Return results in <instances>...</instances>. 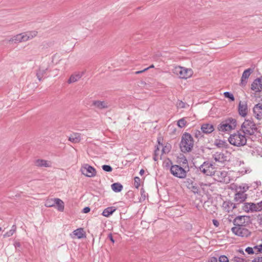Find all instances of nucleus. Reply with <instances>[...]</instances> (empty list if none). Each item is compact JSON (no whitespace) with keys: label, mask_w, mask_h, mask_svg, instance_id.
Listing matches in <instances>:
<instances>
[{"label":"nucleus","mask_w":262,"mask_h":262,"mask_svg":"<svg viewBox=\"0 0 262 262\" xmlns=\"http://www.w3.org/2000/svg\"><path fill=\"white\" fill-rule=\"evenodd\" d=\"M247 136L240 130L230 135L228 138L229 143L234 146L240 147L245 145L247 143Z\"/></svg>","instance_id":"1"},{"label":"nucleus","mask_w":262,"mask_h":262,"mask_svg":"<svg viewBox=\"0 0 262 262\" xmlns=\"http://www.w3.org/2000/svg\"><path fill=\"white\" fill-rule=\"evenodd\" d=\"M194 145V141L191 135L187 133H185L182 137L180 144L181 150L183 152H188L190 151Z\"/></svg>","instance_id":"2"},{"label":"nucleus","mask_w":262,"mask_h":262,"mask_svg":"<svg viewBox=\"0 0 262 262\" xmlns=\"http://www.w3.org/2000/svg\"><path fill=\"white\" fill-rule=\"evenodd\" d=\"M37 34V32L36 31L22 33L12 36L8 40V41L15 43L27 41L35 37Z\"/></svg>","instance_id":"3"},{"label":"nucleus","mask_w":262,"mask_h":262,"mask_svg":"<svg viewBox=\"0 0 262 262\" xmlns=\"http://www.w3.org/2000/svg\"><path fill=\"white\" fill-rule=\"evenodd\" d=\"M241 130L246 136H251L257 132V128L253 120L246 119L241 125Z\"/></svg>","instance_id":"4"},{"label":"nucleus","mask_w":262,"mask_h":262,"mask_svg":"<svg viewBox=\"0 0 262 262\" xmlns=\"http://www.w3.org/2000/svg\"><path fill=\"white\" fill-rule=\"evenodd\" d=\"M249 187L245 184L236 188L234 200L237 204L243 203L246 200L247 194L245 192L249 189Z\"/></svg>","instance_id":"5"},{"label":"nucleus","mask_w":262,"mask_h":262,"mask_svg":"<svg viewBox=\"0 0 262 262\" xmlns=\"http://www.w3.org/2000/svg\"><path fill=\"white\" fill-rule=\"evenodd\" d=\"M236 126V120L230 118L222 122L217 126L220 132H228L235 128Z\"/></svg>","instance_id":"6"},{"label":"nucleus","mask_w":262,"mask_h":262,"mask_svg":"<svg viewBox=\"0 0 262 262\" xmlns=\"http://www.w3.org/2000/svg\"><path fill=\"white\" fill-rule=\"evenodd\" d=\"M199 169L206 176L215 174V168L213 163L209 161H205L199 167Z\"/></svg>","instance_id":"7"},{"label":"nucleus","mask_w":262,"mask_h":262,"mask_svg":"<svg viewBox=\"0 0 262 262\" xmlns=\"http://www.w3.org/2000/svg\"><path fill=\"white\" fill-rule=\"evenodd\" d=\"M172 72L178 75L180 78L187 79L191 77L193 72L191 69H187L184 67L177 66L172 70Z\"/></svg>","instance_id":"8"},{"label":"nucleus","mask_w":262,"mask_h":262,"mask_svg":"<svg viewBox=\"0 0 262 262\" xmlns=\"http://www.w3.org/2000/svg\"><path fill=\"white\" fill-rule=\"evenodd\" d=\"M232 232L236 235L242 237L249 236L251 232L245 226H234L231 228Z\"/></svg>","instance_id":"9"},{"label":"nucleus","mask_w":262,"mask_h":262,"mask_svg":"<svg viewBox=\"0 0 262 262\" xmlns=\"http://www.w3.org/2000/svg\"><path fill=\"white\" fill-rule=\"evenodd\" d=\"M170 172L174 176L179 178H184L186 176V172L184 169L177 165L171 166Z\"/></svg>","instance_id":"10"},{"label":"nucleus","mask_w":262,"mask_h":262,"mask_svg":"<svg viewBox=\"0 0 262 262\" xmlns=\"http://www.w3.org/2000/svg\"><path fill=\"white\" fill-rule=\"evenodd\" d=\"M81 171L83 174L88 177H93L96 174L95 169L87 164L83 165L81 167Z\"/></svg>","instance_id":"11"},{"label":"nucleus","mask_w":262,"mask_h":262,"mask_svg":"<svg viewBox=\"0 0 262 262\" xmlns=\"http://www.w3.org/2000/svg\"><path fill=\"white\" fill-rule=\"evenodd\" d=\"M238 112L241 117H245L248 112L247 103L245 101H240L238 106Z\"/></svg>","instance_id":"12"},{"label":"nucleus","mask_w":262,"mask_h":262,"mask_svg":"<svg viewBox=\"0 0 262 262\" xmlns=\"http://www.w3.org/2000/svg\"><path fill=\"white\" fill-rule=\"evenodd\" d=\"M251 89L255 92L262 90V76L255 79L251 84Z\"/></svg>","instance_id":"13"},{"label":"nucleus","mask_w":262,"mask_h":262,"mask_svg":"<svg viewBox=\"0 0 262 262\" xmlns=\"http://www.w3.org/2000/svg\"><path fill=\"white\" fill-rule=\"evenodd\" d=\"M212 158L216 162L219 163L223 164L227 161V157L221 152H215L213 155Z\"/></svg>","instance_id":"14"},{"label":"nucleus","mask_w":262,"mask_h":262,"mask_svg":"<svg viewBox=\"0 0 262 262\" xmlns=\"http://www.w3.org/2000/svg\"><path fill=\"white\" fill-rule=\"evenodd\" d=\"M248 217L245 215H240L236 217L233 221L234 226H245Z\"/></svg>","instance_id":"15"},{"label":"nucleus","mask_w":262,"mask_h":262,"mask_svg":"<svg viewBox=\"0 0 262 262\" xmlns=\"http://www.w3.org/2000/svg\"><path fill=\"white\" fill-rule=\"evenodd\" d=\"M253 112L255 117L258 120L262 119V103L256 104L253 108Z\"/></svg>","instance_id":"16"},{"label":"nucleus","mask_w":262,"mask_h":262,"mask_svg":"<svg viewBox=\"0 0 262 262\" xmlns=\"http://www.w3.org/2000/svg\"><path fill=\"white\" fill-rule=\"evenodd\" d=\"M222 207L223 210L227 212H229L230 211H232L234 208L236 207V204H234L230 201H224Z\"/></svg>","instance_id":"17"},{"label":"nucleus","mask_w":262,"mask_h":262,"mask_svg":"<svg viewBox=\"0 0 262 262\" xmlns=\"http://www.w3.org/2000/svg\"><path fill=\"white\" fill-rule=\"evenodd\" d=\"M93 105L99 110L107 108L110 106L107 102L99 100L94 101L93 102Z\"/></svg>","instance_id":"18"},{"label":"nucleus","mask_w":262,"mask_h":262,"mask_svg":"<svg viewBox=\"0 0 262 262\" xmlns=\"http://www.w3.org/2000/svg\"><path fill=\"white\" fill-rule=\"evenodd\" d=\"M252 72V71L251 69H248L244 71V72L242 74V78H241V85L244 86L246 85V84L247 82V80L250 76Z\"/></svg>","instance_id":"19"},{"label":"nucleus","mask_w":262,"mask_h":262,"mask_svg":"<svg viewBox=\"0 0 262 262\" xmlns=\"http://www.w3.org/2000/svg\"><path fill=\"white\" fill-rule=\"evenodd\" d=\"M201 130L205 134H210L214 130V126L210 123H204L201 126Z\"/></svg>","instance_id":"20"},{"label":"nucleus","mask_w":262,"mask_h":262,"mask_svg":"<svg viewBox=\"0 0 262 262\" xmlns=\"http://www.w3.org/2000/svg\"><path fill=\"white\" fill-rule=\"evenodd\" d=\"M84 74V72H76L73 74H72L69 79L68 80V82L69 83H73V82H75L77 81H78L79 79H80L81 77Z\"/></svg>","instance_id":"21"},{"label":"nucleus","mask_w":262,"mask_h":262,"mask_svg":"<svg viewBox=\"0 0 262 262\" xmlns=\"http://www.w3.org/2000/svg\"><path fill=\"white\" fill-rule=\"evenodd\" d=\"M35 164L36 166L39 167H50L51 165V163L50 161L42 159H38L36 160Z\"/></svg>","instance_id":"22"},{"label":"nucleus","mask_w":262,"mask_h":262,"mask_svg":"<svg viewBox=\"0 0 262 262\" xmlns=\"http://www.w3.org/2000/svg\"><path fill=\"white\" fill-rule=\"evenodd\" d=\"M251 155L255 157H262V148L259 146H257L253 148L250 150Z\"/></svg>","instance_id":"23"},{"label":"nucleus","mask_w":262,"mask_h":262,"mask_svg":"<svg viewBox=\"0 0 262 262\" xmlns=\"http://www.w3.org/2000/svg\"><path fill=\"white\" fill-rule=\"evenodd\" d=\"M69 140L73 143H78L81 140L80 134L75 133L71 134L69 137Z\"/></svg>","instance_id":"24"},{"label":"nucleus","mask_w":262,"mask_h":262,"mask_svg":"<svg viewBox=\"0 0 262 262\" xmlns=\"http://www.w3.org/2000/svg\"><path fill=\"white\" fill-rule=\"evenodd\" d=\"M116 210L114 207H110L105 208L102 212V214L105 217H108L110 215L112 214Z\"/></svg>","instance_id":"25"},{"label":"nucleus","mask_w":262,"mask_h":262,"mask_svg":"<svg viewBox=\"0 0 262 262\" xmlns=\"http://www.w3.org/2000/svg\"><path fill=\"white\" fill-rule=\"evenodd\" d=\"M74 236L78 238H81L84 237V232L82 228H78L73 232Z\"/></svg>","instance_id":"26"},{"label":"nucleus","mask_w":262,"mask_h":262,"mask_svg":"<svg viewBox=\"0 0 262 262\" xmlns=\"http://www.w3.org/2000/svg\"><path fill=\"white\" fill-rule=\"evenodd\" d=\"M55 205L57 206V209L59 211H63L64 210V203L60 199L55 198Z\"/></svg>","instance_id":"27"},{"label":"nucleus","mask_w":262,"mask_h":262,"mask_svg":"<svg viewBox=\"0 0 262 262\" xmlns=\"http://www.w3.org/2000/svg\"><path fill=\"white\" fill-rule=\"evenodd\" d=\"M112 190L115 192H120L123 189V186L119 183H115L111 185Z\"/></svg>","instance_id":"28"},{"label":"nucleus","mask_w":262,"mask_h":262,"mask_svg":"<svg viewBox=\"0 0 262 262\" xmlns=\"http://www.w3.org/2000/svg\"><path fill=\"white\" fill-rule=\"evenodd\" d=\"M255 206V204L254 203H245L243 207V209L246 211L249 212L250 211H253V207Z\"/></svg>","instance_id":"29"},{"label":"nucleus","mask_w":262,"mask_h":262,"mask_svg":"<svg viewBox=\"0 0 262 262\" xmlns=\"http://www.w3.org/2000/svg\"><path fill=\"white\" fill-rule=\"evenodd\" d=\"M16 230V226L14 225H13L11 229L3 235L4 237L5 238L11 236L15 232Z\"/></svg>","instance_id":"30"},{"label":"nucleus","mask_w":262,"mask_h":262,"mask_svg":"<svg viewBox=\"0 0 262 262\" xmlns=\"http://www.w3.org/2000/svg\"><path fill=\"white\" fill-rule=\"evenodd\" d=\"M188 188L194 193H198L200 191V188L196 184L191 183L189 184Z\"/></svg>","instance_id":"31"},{"label":"nucleus","mask_w":262,"mask_h":262,"mask_svg":"<svg viewBox=\"0 0 262 262\" xmlns=\"http://www.w3.org/2000/svg\"><path fill=\"white\" fill-rule=\"evenodd\" d=\"M187 123V122L186 120V118H183L179 119L178 121L177 125L179 127L183 128L186 125Z\"/></svg>","instance_id":"32"},{"label":"nucleus","mask_w":262,"mask_h":262,"mask_svg":"<svg viewBox=\"0 0 262 262\" xmlns=\"http://www.w3.org/2000/svg\"><path fill=\"white\" fill-rule=\"evenodd\" d=\"M55 199H49L46 201L45 205L47 207H51L55 206Z\"/></svg>","instance_id":"33"},{"label":"nucleus","mask_w":262,"mask_h":262,"mask_svg":"<svg viewBox=\"0 0 262 262\" xmlns=\"http://www.w3.org/2000/svg\"><path fill=\"white\" fill-rule=\"evenodd\" d=\"M215 174L217 176L221 177V178H220V181H221L223 180V178H225L226 177L227 173L225 171H216Z\"/></svg>","instance_id":"34"},{"label":"nucleus","mask_w":262,"mask_h":262,"mask_svg":"<svg viewBox=\"0 0 262 262\" xmlns=\"http://www.w3.org/2000/svg\"><path fill=\"white\" fill-rule=\"evenodd\" d=\"M215 144L217 146L219 147H224L227 146V143L226 142L223 140H216L215 141Z\"/></svg>","instance_id":"35"},{"label":"nucleus","mask_w":262,"mask_h":262,"mask_svg":"<svg viewBox=\"0 0 262 262\" xmlns=\"http://www.w3.org/2000/svg\"><path fill=\"white\" fill-rule=\"evenodd\" d=\"M46 73V71L44 70H40L39 69V70L36 73V76L38 78V79L39 81H41V78L42 76H43V74Z\"/></svg>","instance_id":"36"},{"label":"nucleus","mask_w":262,"mask_h":262,"mask_svg":"<svg viewBox=\"0 0 262 262\" xmlns=\"http://www.w3.org/2000/svg\"><path fill=\"white\" fill-rule=\"evenodd\" d=\"M224 95L225 97L230 99L232 101H233L235 100L233 95L229 92H224Z\"/></svg>","instance_id":"37"},{"label":"nucleus","mask_w":262,"mask_h":262,"mask_svg":"<svg viewBox=\"0 0 262 262\" xmlns=\"http://www.w3.org/2000/svg\"><path fill=\"white\" fill-rule=\"evenodd\" d=\"M171 149V146L170 144H168L165 145L164 147H163L162 152L163 154H167L168 153Z\"/></svg>","instance_id":"38"},{"label":"nucleus","mask_w":262,"mask_h":262,"mask_svg":"<svg viewBox=\"0 0 262 262\" xmlns=\"http://www.w3.org/2000/svg\"><path fill=\"white\" fill-rule=\"evenodd\" d=\"M255 211H260L262 210V201L255 204V206L253 207V209Z\"/></svg>","instance_id":"39"},{"label":"nucleus","mask_w":262,"mask_h":262,"mask_svg":"<svg viewBox=\"0 0 262 262\" xmlns=\"http://www.w3.org/2000/svg\"><path fill=\"white\" fill-rule=\"evenodd\" d=\"M140 185V179L138 177L134 178V186L136 188H138Z\"/></svg>","instance_id":"40"},{"label":"nucleus","mask_w":262,"mask_h":262,"mask_svg":"<svg viewBox=\"0 0 262 262\" xmlns=\"http://www.w3.org/2000/svg\"><path fill=\"white\" fill-rule=\"evenodd\" d=\"M185 105H186L185 103H184L182 101L179 100L177 102V104H176L177 107L180 108H185Z\"/></svg>","instance_id":"41"},{"label":"nucleus","mask_w":262,"mask_h":262,"mask_svg":"<svg viewBox=\"0 0 262 262\" xmlns=\"http://www.w3.org/2000/svg\"><path fill=\"white\" fill-rule=\"evenodd\" d=\"M219 262H228L229 259L226 255H223L219 257Z\"/></svg>","instance_id":"42"},{"label":"nucleus","mask_w":262,"mask_h":262,"mask_svg":"<svg viewBox=\"0 0 262 262\" xmlns=\"http://www.w3.org/2000/svg\"><path fill=\"white\" fill-rule=\"evenodd\" d=\"M102 169L107 172H111L113 170L112 167L107 165H104L102 166Z\"/></svg>","instance_id":"43"},{"label":"nucleus","mask_w":262,"mask_h":262,"mask_svg":"<svg viewBox=\"0 0 262 262\" xmlns=\"http://www.w3.org/2000/svg\"><path fill=\"white\" fill-rule=\"evenodd\" d=\"M233 260L234 262H246L244 258L236 256L234 257Z\"/></svg>","instance_id":"44"},{"label":"nucleus","mask_w":262,"mask_h":262,"mask_svg":"<svg viewBox=\"0 0 262 262\" xmlns=\"http://www.w3.org/2000/svg\"><path fill=\"white\" fill-rule=\"evenodd\" d=\"M245 251L246 252H247L249 254H252L254 253L253 249L251 247H247Z\"/></svg>","instance_id":"45"},{"label":"nucleus","mask_w":262,"mask_h":262,"mask_svg":"<svg viewBox=\"0 0 262 262\" xmlns=\"http://www.w3.org/2000/svg\"><path fill=\"white\" fill-rule=\"evenodd\" d=\"M254 249L256 250L257 252H262V244L258 246H255Z\"/></svg>","instance_id":"46"},{"label":"nucleus","mask_w":262,"mask_h":262,"mask_svg":"<svg viewBox=\"0 0 262 262\" xmlns=\"http://www.w3.org/2000/svg\"><path fill=\"white\" fill-rule=\"evenodd\" d=\"M212 223H213V224L214 225V226L216 227H218L220 225V223H219V221L213 219L212 220Z\"/></svg>","instance_id":"47"},{"label":"nucleus","mask_w":262,"mask_h":262,"mask_svg":"<svg viewBox=\"0 0 262 262\" xmlns=\"http://www.w3.org/2000/svg\"><path fill=\"white\" fill-rule=\"evenodd\" d=\"M252 262H262V257H257L255 258Z\"/></svg>","instance_id":"48"},{"label":"nucleus","mask_w":262,"mask_h":262,"mask_svg":"<svg viewBox=\"0 0 262 262\" xmlns=\"http://www.w3.org/2000/svg\"><path fill=\"white\" fill-rule=\"evenodd\" d=\"M90 211V208L89 207H85L83 209L82 212L84 213H88Z\"/></svg>","instance_id":"49"},{"label":"nucleus","mask_w":262,"mask_h":262,"mask_svg":"<svg viewBox=\"0 0 262 262\" xmlns=\"http://www.w3.org/2000/svg\"><path fill=\"white\" fill-rule=\"evenodd\" d=\"M147 70H148V68H145L144 69H143V70H141V71H136L135 72V74H141L146 71H147Z\"/></svg>","instance_id":"50"},{"label":"nucleus","mask_w":262,"mask_h":262,"mask_svg":"<svg viewBox=\"0 0 262 262\" xmlns=\"http://www.w3.org/2000/svg\"><path fill=\"white\" fill-rule=\"evenodd\" d=\"M108 238L110 239V241L113 243H115V240L113 238V235L112 233H110L108 235Z\"/></svg>","instance_id":"51"},{"label":"nucleus","mask_w":262,"mask_h":262,"mask_svg":"<svg viewBox=\"0 0 262 262\" xmlns=\"http://www.w3.org/2000/svg\"><path fill=\"white\" fill-rule=\"evenodd\" d=\"M208 262H217V258L215 257H211Z\"/></svg>","instance_id":"52"},{"label":"nucleus","mask_w":262,"mask_h":262,"mask_svg":"<svg viewBox=\"0 0 262 262\" xmlns=\"http://www.w3.org/2000/svg\"><path fill=\"white\" fill-rule=\"evenodd\" d=\"M159 152V148L157 146L156 149L155 150L154 155L156 156H158Z\"/></svg>","instance_id":"53"},{"label":"nucleus","mask_w":262,"mask_h":262,"mask_svg":"<svg viewBox=\"0 0 262 262\" xmlns=\"http://www.w3.org/2000/svg\"><path fill=\"white\" fill-rule=\"evenodd\" d=\"M248 171H249V169H245V170H239V172H241L243 174H245V173H247Z\"/></svg>","instance_id":"54"},{"label":"nucleus","mask_w":262,"mask_h":262,"mask_svg":"<svg viewBox=\"0 0 262 262\" xmlns=\"http://www.w3.org/2000/svg\"><path fill=\"white\" fill-rule=\"evenodd\" d=\"M201 132L199 130H197L196 131V133H195V136L196 137V138H198L199 136H201Z\"/></svg>","instance_id":"55"},{"label":"nucleus","mask_w":262,"mask_h":262,"mask_svg":"<svg viewBox=\"0 0 262 262\" xmlns=\"http://www.w3.org/2000/svg\"><path fill=\"white\" fill-rule=\"evenodd\" d=\"M14 245L15 248L20 247L21 246L20 243H19V242H15V243L14 244Z\"/></svg>","instance_id":"56"},{"label":"nucleus","mask_w":262,"mask_h":262,"mask_svg":"<svg viewBox=\"0 0 262 262\" xmlns=\"http://www.w3.org/2000/svg\"><path fill=\"white\" fill-rule=\"evenodd\" d=\"M139 173L141 175H142L144 173V170L143 169H141Z\"/></svg>","instance_id":"57"},{"label":"nucleus","mask_w":262,"mask_h":262,"mask_svg":"<svg viewBox=\"0 0 262 262\" xmlns=\"http://www.w3.org/2000/svg\"><path fill=\"white\" fill-rule=\"evenodd\" d=\"M158 156H156L155 155H154V160L155 161H157V160H158Z\"/></svg>","instance_id":"58"},{"label":"nucleus","mask_w":262,"mask_h":262,"mask_svg":"<svg viewBox=\"0 0 262 262\" xmlns=\"http://www.w3.org/2000/svg\"><path fill=\"white\" fill-rule=\"evenodd\" d=\"M153 68H154V64H151V66H149V67H148L147 68H148V69H149Z\"/></svg>","instance_id":"59"},{"label":"nucleus","mask_w":262,"mask_h":262,"mask_svg":"<svg viewBox=\"0 0 262 262\" xmlns=\"http://www.w3.org/2000/svg\"><path fill=\"white\" fill-rule=\"evenodd\" d=\"M239 252L242 253L243 254H244V252L243 250H239Z\"/></svg>","instance_id":"60"}]
</instances>
